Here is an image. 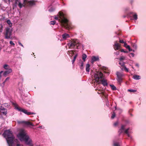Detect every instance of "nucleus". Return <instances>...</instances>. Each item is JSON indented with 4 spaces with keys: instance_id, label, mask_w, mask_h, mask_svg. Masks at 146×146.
<instances>
[{
    "instance_id": "nucleus-41",
    "label": "nucleus",
    "mask_w": 146,
    "mask_h": 146,
    "mask_svg": "<svg viewBox=\"0 0 146 146\" xmlns=\"http://www.w3.org/2000/svg\"><path fill=\"white\" fill-rule=\"evenodd\" d=\"M119 42L121 43H124V42L123 40H119Z\"/></svg>"
},
{
    "instance_id": "nucleus-8",
    "label": "nucleus",
    "mask_w": 146,
    "mask_h": 146,
    "mask_svg": "<svg viewBox=\"0 0 146 146\" xmlns=\"http://www.w3.org/2000/svg\"><path fill=\"white\" fill-rule=\"evenodd\" d=\"M15 108L19 111H22L27 115H30L35 114V113H33L28 112L27 110L21 108V107L17 105H15Z\"/></svg>"
},
{
    "instance_id": "nucleus-49",
    "label": "nucleus",
    "mask_w": 146,
    "mask_h": 146,
    "mask_svg": "<svg viewBox=\"0 0 146 146\" xmlns=\"http://www.w3.org/2000/svg\"><path fill=\"white\" fill-rule=\"evenodd\" d=\"M83 64H81V66H80V68L81 69H82L83 68Z\"/></svg>"
},
{
    "instance_id": "nucleus-22",
    "label": "nucleus",
    "mask_w": 146,
    "mask_h": 146,
    "mask_svg": "<svg viewBox=\"0 0 146 146\" xmlns=\"http://www.w3.org/2000/svg\"><path fill=\"white\" fill-rule=\"evenodd\" d=\"M133 78L134 79L136 80H139L140 78V76L137 75H133Z\"/></svg>"
},
{
    "instance_id": "nucleus-13",
    "label": "nucleus",
    "mask_w": 146,
    "mask_h": 146,
    "mask_svg": "<svg viewBox=\"0 0 146 146\" xmlns=\"http://www.w3.org/2000/svg\"><path fill=\"white\" fill-rule=\"evenodd\" d=\"M0 111L3 114L5 115H6L7 113V110L2 106L0 107Z\"/></svg>"
},
{
    "instance_id": "nucleus-58",
    "label": "nucleus",
    "mask_w": 146,
    "mask_h": 146,
    "mask_svg": "<svg viewBox=\"0 0 146 146\" xmlns=\"http://www.w3.org/2000/svg\"><path fill=\"white\" fill-rule=\"evenodd\" d=\"M33 53V54H34V53Z\"/></svg>"
},
{
    "instance_id": "nucleus-36",
    "label": "nucleus",
    "mask_w": 146,
    "mask_h": 146,
    "mask_svg": "<svg viewBox=\"0 0 146 146\" xmlns=\"http://www.w3.org/2000/svg\"><path fill=\"white\" fill-rule=\"evenodd\" d=\"M115 113L114 112H113L112 114V115L111 117V118L112 119H113L114 118V117H115Z\"/></svg>"
},
{
    "instance_id": "nucleus-26",
    "label": "nucleus",
    "mask_w": 146,
    "mask_h": 146,
    "mask_svg": "<svg viewBox=\"0 0 146 146\" xmlns=\"http://www.w3.org/2000/svg\"><path fill=\"white\" fill-rule=\"evenodd\" d=\"M75 51L74 50H72L69 51L67 52V54H71L72 55L74 54V52Z\"/></svg>"
},
{
    "instance_id": "nucleus-27",
    "label": "nucleus",
    "mask_w": 146,
    "mask_h": 146,
    "mask_svg": "<svg viewBox=\"0 0 146 146\" xmlns=\"http://www.w3.org/2000/svg\"><path fill=\"white\" fill-rule=\"evenodd\" d=\"M110 86L111 87V89L113 90H116V88L113 85H110Z\"/></svg>"
},
{
    "instance_id": "nucleus-21",
    "label": "nucleus",
    "mask_w": 146,
    "mask_h": 146,
    "mask_svg": "<svg viewBox=\"0 0 146 146\" xmlns=\"http://www.w3.org/2000/svg\"><path fill=\"white\" fill-rule=\"evenodd\" d=\"M129 128L125 130L124 131V133L126 134L128 137H130V136L129 133Z\"/></svg>"
},
{
    "instance_id": "nucleus-14",
    "label": "nucleus",
    "mask_w": 146,
    "mask_h": 146,
    "mask_svg": "<svg viewBox=\"0 0 146 146\" xmlns=\"http://www.w3.org/2000/svg\"><path fill=\"white\" fill-rule=\"evenodd\" d=\"M99 86L100 88V89L98 90V93L99 94H102L103 96H104V93L103 88H101V86L100 85Z\"/></svg>"
},
{
    "instance_id": "nucleus-1",
    "label": "nucleus",
    "mask_w": 146,
    "mask_h": 146,
    "mask_svg": "<svg viewBox=\"0 0 146 146\" xmlns=\"http://www.w3.org/2000/svg\"><path fill=\"white\" fill-rule=\"evenodd\" d=\"M54 19L58 20L60 22L61 26L66 29L69 30L74 27L69 20L65 17L63 13L61 11L59 12L57 16L55 17Z\"/></svg>"
},
{
    "instance_id": "nucleus-3",
    "label": "nucleus",
    "mask_w": 146,
    "mask_h": 146,
    "mask_svg": "<svg viewBox=\"0 0 146 146\" xmlns=\"http://www.w3.org/2000/svg\"><path fill=\"white\" fill-rule=\"evenodd\" d=\"M3 134L6 137L7 143L9 146H13V141L15 137L13 135L11 131L9 130H7L4 132Z\"/></svg>"
},
{
    "instance_id": "nucleus-34",
    "label": "nucleus",
    "mask_w": 146,
    "mask_h": 146,
    "mask_svg": "<svg viewBox=\"0 0 146 146\" xmlns=\"http://www.w3.org/2000/svg\"><path fill=\"white\" fill-rule=\"evenodd\" d=\"M128 91L130 92H136V90H135L128 89Z\"/></svg>"
},
{
    "instance_id": "nucleus-29",
    "label": "nucleus",
    "mask_w": 146,
    "mask_h": 146,
    "mask_svg": "<svg viewBox=\"0 0 146 146\" xmlns=\"http://www.w3.org/2000/svg\"><path fill=\"white\" fill-rule=\"evenodd\" d=\"M17 122L19 124H22L24 125L25 121H17Z\"/></svg>"
},
{
    "instance_id": "nucleus-18",
    "label": "nucleus",
    "mask_w": 146,
    "mask_h": 146,
    "mask_svg": "<svg viewBox=\"0 0 146 146\" xmlns=\"http://www.w3.org/2000/svg\"><path fill=\"white\" fill-rule=\"evenodd\" d=\"M130 16H132L134 19L136 20L137 19V15L136 14H134L133 13H130L129 14Z\"/></svg>"
},
{
    "instance_id": "nucleus-44",
    "label": "nucleus",
    "mask_w": 146,
    "mask_h": 146,
    "mask_svg": "<svg viewBox=\"0 0 146 146\" xmlns=\"http://www.w3.org/2000/svg\"><path fill=\"white\" fill-rule=\"evenodd\" d=\"M132 45L135 48H136V46L135 45V44H132Z\"/></svg>"
},
{
    "instance_id": "nucleus-59",
    "label": "nucleus",
    "mask_w": 146,
    "mask_h": 146,
    "mask_svg": "<svg viewBox=\"0 0 146 146\" xmlns=\"http://www.w3.org/2000/svg\"><path fill=\"white\" fill-rule=\"evenodd\" d=\"M82 64H83V62L82 63Z\"/></svg>"
},
{
    "instance_id": "nucleus-7",
    "label": "nucleus",
    "mask_w": 146,
    "mask_h": 146,
    "mask_svg": "<svg viewBox=\"0 0 146 146\" xmlns=\"http://www.w3.org/2000/svg\"><path fill=\"white\" fill-rule=\"evenodd\" d=\"M116 75L117 77L116 80L119 84L121 85L123 79V77L124 76V75L122 73L119 72H116Z\"/></svg>"
},
{
    "instance_id": "nucleus-33",
    "label": "nucleus",
    "mask_w": 146,
    "mask_h": 146,
    "mask_svg": "<svg viewBox=\"0 0 146 146\" xmlns=\"http://www.w3.org/2000/svg\"><path fill=\"white\" fill-rule=\"evenodd\" d=\"M56 23V22L55 21H51L50 22V25H54Z\"/></svg>"
},
{
    "instance_id": "nucleus-25",
    "label": "nucleus",
    "mask_w": 146,
    "mask_h": 146,
    "mask_svg": "<svg viewBox=\"0 0 146 146\" xmlns=\"http://www.w3.org/2000/svg\"><path fill=\"white\" fill-rule=\"evenodd\" d=\"M90 64H86V71L89 72L90 71Z\"/></svg>"
},
{
    "instance_id": "nucleus-57",
    "label": "nucleus",
    "mask_w": 146,
    "mask_h": 146,
    "mask_svg": "<svg viewBox=\"0 0 146 146\" xmlns=\"http://www.w3.org/2000/svg\"><path fill=\"white\" fill-rule=\"evenodd\" d=\"M119 64H121V63H120V62H119Z\"/></svg>"
},
{
    "instance_id": "nucleus-54",
    "label": "nucleus",
    "mask_w": 146,
    "mask_h": 146,
    "mask_svg": "<svg viewBox=\"0 0 146 146\" xmlns=\"http://www.w3.org/2000/svg\"><path fill=\"white\" fill-rule=\"evenodd\" d=\"M127 52H128L127 51H124V52H125V53H127Z\"/></svg>"
},
{
    "instance_id": "nucleus-43",
    "label": "nucleus",
    "mask_w": 146,
    "mask_h": 146,
    "mask_svg": "<svg viewBox=\"0 0 146 146\" xmlns=\"http://www.w3.org/2000/svg\"><path fill=\"white\" fill-rule=\"evenodd\" d=\"M18 44L19 45H21L23 47H24V46L20 42H18Z\"/></svg>"
},
{
    "instance_id": "nucleus-35",
    "label": "nucleus",
    "mask_w": 146,
    "mask_h": 146,
    "mask_svg": "<svg viewBox=\"0 0 146 146\" xmlns=\"http://www.w3.org/2000/svg\"><path fill=\"white\" fill-rule=\"evenodd\" d=\"M24 4H25V5H22L20 2H19L18 5L19 7L20 8H21L22 7L23 5V6H25L26 5H25V4L24 3Z\"/></svg>"
},
{
    "instance_id": "nucleus-17",
    "label": "nucleus",
    "mask_w": 146,
    "mask_h": 146,
    "mask_svg": "<svg viewBox=\"0 0 146 146\" xmlns=\"http://www.w3.org/2000/svg\"><path fill=\"white\" fill-rule=\"evenodd\" d=\"M125 125H121V128L119 131V135L123 132V130L125 129Z\"/></svg>"
},
{
    "instance_id": "nucleus-12",
    "label": "nucleus",
    "mask_w": 146,
    "mask_h": 146,
    "mask_svg": "<svg viewBox=\"0 0 146 146\" xmlns=\"http://www.w3.org/2000/svg\"><path fill=\"white\" fill-rule=\"evenodd\" d=\"M121 44L117 42V41H116L115 42L114 45L113 47L114 48L115 50H118L120 48Z\"/></svg>"
},
{
    "instance_id": "nucleus-56",
    "label": "nucleus",
    "mask_w": 146,
    "mask_h": 146,
    "mask_svg": "<svg viewBox=\"0 0 146 146\" xmlns=\"http://www.w3.org/2000/svg\"><path fill=\"white\" fill-rule=\"evenodd\" d=\"M17 3V1H16V3Z\"/></svg>"
},
{
    "instance_id": "nucleus-6",
    "label": "nucleus",
    "mask_w": 146,
    "mask_h": 146,
    "mask_svg": "<svg viewBox=\"0 0 146 146\" xmlns=\"http://www.w3.org/2000/svg\"><path fill=\"white\" fill-rule=\"evenodd\" d=\"M37 1L32 0L28 1L27 0H24V3L27 6L31 7L36 5Z\"/></svg>"
},
{
    "instance_id": "nucleus-15",
    "label": "nucleus",
    "mask_w": 146,
    "mask_h": 146,
    "mask_svg": "<svg viewBox=\"0 0 146 146\" xmlns=\"http://www.w3.org/2000/svg\"><path fill=\"white\" fill-rule=\"evenodd\" d=\"M24 126H34V125L30 121H25Z\"/></svg>"
},
{
    "instance_id": "nucleus-2",
    "label": "nucleus",
    "mask_w": 146,
    "mask_h": 146,
    "mask_svg": "<svg viewBox=\"0 0 146 146\" xmlns=\"http://www.w3.org/2000/svg\"><path fill=\"white\" fill-rule=\"evenodd\" d=\"M17 137L21 141H24L27 145H30L32 143V141L29 139V137L27 131L24 129L20 130Z\"/></svg>"
},
{
    "instance_id": "nucleus-30",
    "label": "nucleus",
    "mask_w": 146,
    "mask_h": 146,
    "mask_svg": "<svg viewBox=\"0 0 146 146\" xmlns=\"http://www.w3.org/2000/svg\"><path fill=\"white\" fill-rule=\"evenodd\" d=\"M78 56V54H76L74 57V59H73L72 60V63H73L75 61V60H76V59L77 57Z\"/></svg>"
},
{
    "instance_id": "nucleus-10",
    "label": "nucleus",
    "mask_w": 146,
    "mask_h": 146,
    "mask_svg": "<svg viewBox=\"0 0 146 146\" xmlns=\"http://www.w3.org/2000/svg\"><path fill=\"white\" fill-rule=\"evenodd\" d=\"M98 67L100 68V70H102L104 72L106 73L109 74L110 72V71L109 70L108 68L106 67L102 66L101 67L100 64L98 65Z\"/></svg>"
},
{
    "instance_id": "nucleus-19",
    "label": "nucleus",
    "mask_w": 146,
    "mask_h": 146,
    "mask_svg": "<svg viewBox=\"0 0 146 146\" xmlns=\"http://www.w3.org/2000/svg\"><path fill=\"white\" fill-rule=\"evenodd\" d=\"M62 36V38L64 39H66V38L70 37L69 35L66 33L63 34Z\"/></svg>"
},
{
    "instance_id": "nucleus-47",
    "label": "nucleus",
    "mask_w": 146,
    "mask_h": 146,
    "mask_svg": "<svg viewBox=\"0 0 146 146\" xmlns=\"http://www.w3.org/2000/svg\"><path fill=\"white\" fill-rule=\"evenodd\" d=\"M16 146H23L22 145H21L20 144H19V143H17V144Z\"/></svg>"
},
{
    "instance_id": "nucleus-20",
    "label": "nucleus",
    "mask_w": 146,
    "mask_h": 146,
    "mask_svg": "<svg viewBox=\"0 0 146 146\" xmlns=\"http://www.w3.org/2000/svg\"><path fill=\"white\" fill-rule=\"evenodd\" d=\"M101 81V82L102 84L104 86H106L108 84L107 83V81L106 80H104V79H103Z\"/></svg>"
},
{
    "instance_id": "nucleus-5",
    "label": "nucleus",
    "mask_w": 146,
    "mask_h": 146,
    "mask_svg": "<svg viewBox=\"0 0 146 146\" xmlns=\"http://www.w3.org/2000/svg\"><path fill=\"white\" fill-rule=\"evenodd\" d=\"M103 76V74L101 72L99 71H96L95 73L94 78L98 84H99V79H102Z\"/></svg>"
},
{
    "instance_id": "nucleus-9",
    "label": "nucleus",
    "mask_w": 146,
    "mask_h": 146,
    "mask_svg": "<svg viewBox=\"0 0 146 146\" xmlns=\"http://www.w3.org/2000/svg\"><path fill=\"white\" fill-rule=\"evenodd\" d=\"M5 33L4 34L5 38L8 39L11 38V36L12 35V32L10 29L7 27L6 28Z\"/></svg>"
},
{
    "instance_id": "nucleus-24",
    "label": "nucleus",
    "mask_w": 146,
    "mask_h": 146,
    "mask_svg": "<svg viewBox=\"0 0 146 146\" xmlns=\"http://www.w3.org/2000/svg\"><path fill=\"white\" fill-rule=\"evenodd\" d=\"M3 67L6 70H8L9 69H11L8 64H5Z\"/></svg>"
},
{
    "instance_id": "nucleus-52",
    "label": "nucleus",
    "mask_w": 146,
    "mask_h": 146,
    "mask_svg": "<svg viewBox=\"0 0 146 146\" xmlns=\"http://www.w3.org/2000/svg\"><path fill=\"white\" fill-rule=\"evenodd\" d=\"M120 51L121 52H124V51L123 49H121L120 50Z\"/></svg>"
},
{
    "instance_id": "nucleus-37",
    "label": "nucleus",
    "mask_w": 146,
    "mask_h": 146,
    "mask_svg": "<svg viewBox=\"0 0 146 146\" xmlns=\"http://www.w3.org/2000/svg\"><path fill=\"white\" fill-rule=\"evenodd\" d=\"M0 26L1 27H0V33H1L3 31V27L2 24H1L0 25Z\"/></svg>"
},
{
    "instance_id": "nucleus-38",
    "label": "nucleus",
    "mask_w": 146,
    "mask_h": 146,
    "mask_svg": "<svg viewBox=\"0 0 146 146\" xmlns=\"http://www.w3.org/2000/svg\"><path fill=\"white\" fill-rule=\"evenodd\" d=\"M10 44L11 45H13L14 46H15V44L12 41H10Z\"/></svg>"
},
{
    "instance_id": "nucleus-4",
    "label": "nucleus",
    "mask_w": 146,
    "mask_h": 146,
    "mask_svg": "<svg viewBox=\"0 0 146 146\" xmlns=\"http://www.w3.org/2000/svg\"><path fill=\"white\" fill-rule=\"evenodd\" d=\"M80 44V43L77 40H73L68 43V46L70 48H74L76 46L77 48L78 49Z\"/></svg>"
},
{
    "instance_id": "nucleus-31",
    "label": "nucleus",
    "mask_w": 146,
    "mask_h": 146,
    "mask_svg": "<svg viewBox=\"0 0 146 146\" xmlns=\"http://www.w3.org/2000/svg\"><path fill=\"white\" fill-rule=\"evenodd\" d=\"M7 23L9 24L10 27H11L12 25V24L11 22V21L9 20H8L7 21Z\"/></svg>"
},
{
    "instance_id": "nucleus-28",
    "label": "nucleus",
    "mask_w": 146,
    "mask_h": 146,
    "mask_svg": "<svg viewBox=\"0 0 146 146\" xmlns=\"http://www.w3.org/2000/svg\"><path fill=\"white\" fill-rule=\"evenodd\" d=\"M113 146H120V145L118 143L114 142H113Z\"/></svg>"
},
{
    "instance_id": "nucleus-16",
    "label": "nucleus",
    "mask_w": 146,
    "mask_h": 146,
    "mask_svg": "<svg viewBox=\"0 0 146 146\" xmlns=\"http://www.w3.org/2000/svg\"><path fill=\"white\" fill-rule=\"evenodd\" d=\"M12 71V70L11 69H9L8 70H6L4 71L3 75L4 76H6L7 74L11 73Z\"/></svg>"
},
{
    "instance_id": "nucleus-42",
    "label": "nucleus",
    "mask_w": 146,
    "mask_h": 146,
    "mask_svg": "<svg viewBox=\"0 0 146 146\" xmlns=\"http://www.w3.org/2000/svg\"><path fill=\"white\" fill-rule=\"evenodd\" d=\"M125 47H126L128 49V50H129V49H130V46H129V45H127V46H125Z\"/></svg>"
},
{
    "instance_id": "nucleus-48",
    "label": "nucleus",
    "mask_w": 146,
    "mask_h": 146,
    "mask_svg": "<svg viewBox=\"0 0 146 146\" xmlns=\"http://www.w3.org/2000/svg\"><path fill=\"white\" fill-rule=\"evenodd\" d=\"M124 46H125H125H127V43H126V42H124Z\"/></svg>"
},
{
    "instance_id": "nucleus-53",
    "label": "nucleus",
    "mask_w": 146,
    "mask_h": 146,
    "mask_svg": "<svg viewBox=\"0 0 146 146\" xmlns=\"http://www.w3.org/2000/svg\"><path fill=\"white\" fill-rule=\"evenodd\" d=\"M129 51H132V49H131L130 48V49H129Z\"/></svg>"
},
{
    "instance_id": "nucleus-11",
    "label": "nucleus",
    "mask_w": 146,
    "mask_h": 146,
    "mask_svg": "<svg viewBox=\"0 0 146 146\" xmlns=\"http://www.w3.org/2000/svg\"><path fill=\"white\" fill-rule=\"evenodd\" d=\"M100 59L98 56H92L91 58V63H93L95 62L98 61Z\"/></svg>"
},
{
    "instance_id": "nucleus-40",
    "label": "nucleus",
    "mask_w": 146,
    "mask_h": 146,
    "mask_svg": "<svg viewBox=\"0 0 146 146\" xmlns=\"http://www.w3.org/2000/svg\"><path fill=\"white\" fill-rule=\"evenodd\" d=\"M125 59V57H121L120 58V61L123 60Z\"/></svg>"
},
{
    "instance_id": "nucleus-23",
    "label": "nucleus",
    "mask_w": 146,
    "mask_h": 146,
    "mask_svg": "<svg viewBox=\"0 0 146 146\" xmlns=\"http://www.w3.org/2000/svg\"><path fill=\"white\" fill-rule=\"evenodd\" d=\"M87 57V56L85 54H83L82 55V58L84 62L86 61V59Z\"/></svg>"
},
{
    "instance_id": "nucleus-32",
    "label": "nucleus",
    "mask_w": 146,
    "mask_h": 146,
    "mask_svg": "<svg viewBox=\"0 0 146 146\" xmlns=\"http://www.w3.org/2000/svg\"><path fill=\"white\" fill-rule=\"evenodd\" d=\"M126 67V66L124 65V64H122V65L120 67V68L122 70H124L125 69V68Z\"/></svg>"
},
{
    "instance_id": "nucleus-46",
    "label": "nucleus",
    "mask_w": 146,
    "mask_h": 146,
    "mask_svg": "<svg viewBox=\"0 0 146 146\" xmlns=\"http://www.w3.org/2000/svg\"><path fill=\"white\" fill-rule=\"evenodd\" d=\"M118 124V122H115V123H114V125L115 126H116Z\"/></svg>"
},
{
    "instance_id": "nucleus-45",
    "label": "nucleus",
    "mask_w": 146,
    "mask_h": 146,
    "mask_svg": "<svg viewBox=\"0 0 146 146\" xmlns=\"http://www.w3.org/2000/svg\"><path fill=\"white\" fill-rule=\"evenodd\" d=\"M9 77L7 78L5 80L4 82H5L7 81V80H9Z\"/></svg>"
},
{
    "instance_id": "nucleus-50",
    "label": "nucleus",
    "mask_w": 146,
    "mask_h": 146,
    "mask_svg": "<svg viewBox=\"0 0 146 146\" xmlns=\"http://www.w3.org/2000/svg\"><path fill=\"white\" fill-rule=\"evenodd\" d=\"M130 54L131 55V56L133 57L134 56V54L133 53H131Z\"/></svg>"
},
{
    "instance_id": "nucleus-55",
    "label": "nucleus",
    "mask_w": 146,
    "mask_h": 146,
    "mask_svg": "<svg viewBox=\"0 0 146 146\" xmlns=\"http://www.w3.org/2000/svg\"><path fill=\"white\" fill-rule=\"evenodd\" d=\"M135 65L137 66H138V64H135Z\"/></svg>"
},
{
    "instance_id": "nucleus-51",
    "label": "nucleus",
    "mask_w": 146,
    "mask_h": 146,
    "mask_svg": "<svg viewBox=\"0 0 146 146\" xmlns=\"http://www.w3.org/2000/svg\"><path fill=\"white\" fill-rule=\"evenodd\" d=\"M106 98H107V97H108V95H106L105 94H104V96Z\"/></svg>"
},
{
    "instance_id": "nucleus-39",
    "label": "nucleus",
    "mask_w": 146,
    "mask_h": 146,
    "mask_svg": "<svg viewBox=\"0 0 146 146\" xmlns=\"http://www.w3.org/2000/svg\"><path fill=\"white\" fill-rule=\"evenodd\" d=\"M124 70L126 72H128L129 71L128 69L126 67L125 68V69Z\"/></svg>"
}]
</instances>
